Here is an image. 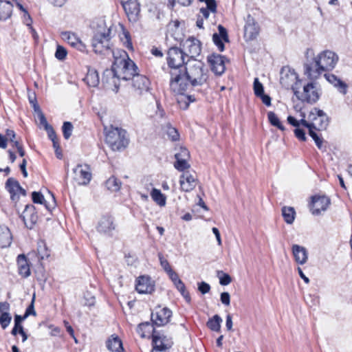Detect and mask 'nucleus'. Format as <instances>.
Returning a JSON list of instances; mask_svg holds the SVG:
<instances>
[{"label": "nucleus", "mask_w": 352, "mask_h": 352, "mask_svg": "<svg viewBox=\"0 0 352 352\" xmlns=\"http://www.w3.org/2000/svg\"><path fill=\"white\" fill-rule=\"evenodd\" d=\"M253 89L254 94L258 96H261L263 93H264V87L262 83H261L258 80V78H255L254 80Z\"/></svg>", "instance_id": "obj_48"}, {"label": "nucleus", "mask_w": 352, "mask_h": 352, "mask_svg": "<svg viewBox=\"0 0 352 352\" xmlns=\"http://www.w3.org/2000/svg\"><path fill=\"white\" fill-rule=\"evenodd\" d=\"M198 289L201 294H205L209 292L210 289V286L209 284L205 282H201V283L199 284Z\"/></svg>", "instance_id": "obj_58"}, {"label": "nucleus", "mask_w": 352, "mask_h": 352, "mask_svg": "<svg viewBox=\"0 0 352 352\" xmlns=\"http://www.w3.org/2000/svg\"><path fill=\"white\" fill-rule=\"evenodd\" d=\"M208 62L211 70L217 75H221L226 69L224 57L220 54H212L208 56Z\"/></svg>", "instance_id": "obj_16"}, {"label": "nucleus", "mask_w": 352, "mask_h": 352, "mask_svg": "<svg viewBox=\"0 0 352 352\" xmlns=\"http://www.w3.org/2000/svg\"><path fill=\"white\" fill-rule=\"evenodd\" d=\"M257 97H259L266 106L271 105V98L268 95H265L264 93H263L261 96H258Z\"/></svg>", "instance_id": "obj_64"}, {"label": "nucleus", "mask_w": 352, "mask_h": 352, "mask_svg": "<svg viewBox=\"0 0 352 352\" xmlns=\"http://www.w3.org/2000/svg\"><path fill=\"white\" fill-rule=\"evenodd\" d=\"M258 34V28L256 25L254 19L248 14L244 26V37L247 41H252L256 38Z\"/></svg>", "instance_id": "obj_18"}, {"label": "nucleus", "mask_w": 352, "mask_h": 352, "mask_svg": "<svg viewBox=\"0 0 352 352\" xmlns=\"http://www.w3.org/2000/svg\"><path fill=\"white\" fill-rule=\"evenodd\" d=\"M105 141L113 151H120L129 143L126 131L117 127H111L107 131Z\"/></svg>", "instance_id": "obj_5"}, {"label": "nucleus", "mask_w": 352, "mask_h": 352, "mask_svg": "<svg viewBox=\"0 0 352 352\" xmlns=\"http://www.w3.org/2000/svg\"><path fill=\"white\" fill-rule=\"evenodd\" d=\"M84 80L89 87H96L100 82L98 73L96 69L89 68Z\"/></svg>", "instance_id": "obj_35"}, {"label": "nucleus", "mask_w": 352, "mask_h": 352, "mask_svg": "<svg viewBox=\"0 0 352 352\" xmlns=\"http://www.w3.org/2000/svg\"><path fill=\"white\" fill-rule=\"evenodd\" d=\"M200 1L205 2L208 8L212 12L215 14L217 12V3L215 0H199Z\"/></svg>", "instance_id": "obj_53"}, {"label": "nucleus", "mask_w": 352, "mask_h": 352, "mask_svg": "<svg viewBox=\"0 0 352 352\" xmlns=\"http://www.w3.org/2000/svg\"><path fill=\"white\" fill-rule=\"evenodd\" d=\"M13 4L8 1L0 0V19L6 20L9 18L12 12Z\"/></svg>", "instance_id": "obj_36"}, {"label": "nucleus", "mask_w": 352, "mask_h": 352, "mask_svg": "<svg viewBox=\"0 0 352 352\" xmlns=\"http://www.w3.org/2000/svg\"><path fill=\"white\" fill-rule=\"evenodd\" d=\"M166 127V133L170 140L176 141V140H179V135L175 128L172 127L170 126V124H167Z\"/></svg>", "instance_id": "obj_44"}, {"label": "nucleus", "mask_w": 352, "mask_h": 352, "mask_svg": "<svg viewBox=\"0 0 352 352\" xmlns=\"http://www.w3.org/2000/svg\"><path fill=\"white\" fill-rule=\"evenodd\" d=\"M173 342L166 336L163 335L153 334V350H168L172 346Z\"/></svg>", "instance_id": "obj_25"}, {"label": "nucleus", "mask_w": 352, "mask_h": 352, "mask_svg": "<svg viewBox=\"0 0 352 352\" xmlns=\"http://www.w3.org/2000/svg\"><path fill=\"white\" fill-rule=\"evenodd\" d=\"M267 118L270 124L274 126H276L281 131H285V127L279 120L278 116L272 111L267 113Z\"/></svg>", "instance_id": "obj_42"}, {"label": "nucleus", "mask_w": 352, "mask_h": 352, "mask_svg": "<svg viewBox=\"0 0 352 352\" xmlns=\"http://www.w3.org/2000/svg\"><path fill=\"white\" fill-rule=\"evenodd\" d=\"M181 189L185 192H190L193 190L197 184L195 177L188 172L182 175L179 179Z\"/></svg>", "instance_id": "obj_27"}, {"label": "nucleus", "mask_w": 352, "mask_h": 352, "mask_svg": "<svg viewBox=\"0 0 352 352\" xmlns=\"http://www.w3.org/2000/svg\"><path fill=\"white\" fill-rule=\"evenodd\" d=\"M49 195L50 199L49 200H46L43 194L39 192L34 191L32 193V201L34 204L44 205L47 210L51 211L56 206V201L54 195L50 191Z\"/></svg>", "instance_id": "obj_22"}, {"label": "nucleus", "mask_w": 352, "mask_h": 352, "mask_svg": "<svg viewBox=\"0 0 352 352\" xmlns=\"http://www.w3.org/2000/svg\"><path fill=\"white\" fill-rule=\"evenodd\" d=\"M309 135L313 138V140H314L317 147L320 149V150H323V148H324V146H323V140L322 138H321L320 136H318L317 135V133L314 131L313 129H310V131L309 133Z\"/></svg>", "instance_id": "obj_46"}, {"label": "nucleus", "mask_w": 352, "mask_h": 352, "mask_svg": "<svg viewBox=\"0 0 352 352\" xmlns=\"http://www.w3.org/2000/svg\"><path fill=\"white\" fill-rule=\"evenodd\" d=\"M19 272L23 277H28L30 274L29 265L25 255L20 254L17 258Z\"/></svg>", "instance_id": "obj_34"}, {"label": "nucleus", "mask_w": 352, "mask_h": 352, "mask_svg": "<svg viewBox=\"0 0 352 352\" xmlns=\"http://www.w3.org/2000/svg\"><path fill=\"white\" fill-rule=\"evenodd\" d=\"M120 80L116 74L113 68L106 69L104 72L102 82L106 85L107 88L111 89L115 92H118L120 87Z\"/></svg>", "instance_id": "obj_13"}, {"label": "nucleus", "mask_w": 352, "mask_h": 352, "mask_svg": "<svg viewBox=\"0 0 352 352\" xmlns=\"http://www.w3.org/2000/svg\"><path fill=\"white\" fill-rule=\"evenodd\" d=\"M183 51L188 59L196 60L201 52V42L195 38L190 37L186 39L182 44Z\"/></svg>", "instance_id": "obj_8"}, {"label": "nucleus", "mask_w": 352, "mask_h": 352, "mask_svg": "<svg viewBox=\"0 0 352 352\" xmlns=\"http://www.w3.org/2000/svg\"><path fill=\"white\" fill-rule=\"evenodd\" d=\"M178 84H181V90L173 91L178 95L177 102L182 109H186L190 102L195 100L194 96L186 95L185 92L192 87L201 86L208 80V70L201 61L188 59L185 67L180 72Z\"/></svg>", "instance_id": "obj_1"}, {"label": "nucleus", "mask_w": 352, "mask_h": 352, "mask_svg": "<svg viewBox=\"0 0 352 352\" xmlns=\"http://www.w3.org/2000/svg\"><path fill=\"white\" fill-rule=\"evenodd\" d=\"M6 186L13 201H16L20 194L23 196L26 194L25 190L21 188L19 183L13 178H9L6 182Z\"/></svg>", "instance_id": "obj_24"}, {"label": "nucleus", "mask_w": 352, "mask_h": 352, "mask_svg": "<svg viewBox=\"0 0 352 352\" xmlns=\"http://www.w3.org/2000/svg\"><path fill=\"white\" fill-rule=\"evenodd\" d=\"M136 290L140 294H150L154 290V285L148 276H140L135 286Z\"/></svg>", "instance_id": "obj_28"}, {"label": "nucleus", "mask_w": 352, "mask_h": 352, "mask_svg": "<svg viewBox=\"0 0 352 352\" xmlns=\"http://www.w3.org/2000/svg\"><path fill=\"white\" fill-rule=\"evenodd\" d=\"M284 221L287 224H292L296 218V211L293 207L283 206L281 210Z\"/></svg>", "instance_id": "obj_37"}, {"label": "nucleus", "mask_w": 352, "mask_h": 352, "mask_svg": "<svg viewBox=\"0 0 352 352\" xmlns=\"http://www.w3.org/2000/svg\"><path fill=\"white\" fill-rule=\"evenodd\" d=\"M123 8L131 22H136L140 16V3L137 0H129L123 4Z\"/></svg>", "instance_id": "obj_15"}, {"label": "nucleus", "mask_w": 352, "mask_h": 352, "mask_svg": "<svg viewBox=\"0 0 352 352\" xmlns=\"http://www.w3.org/2000/svg\"><path fill=\"white\" fill-rule=\"evenodd\" d=\"M67 50L61 45H58L55 53V57L58 60H64L67 56Z\"/></svg>", "instance_id": "obj_51"}, {"label": "nucleus", "mask_w": 352, "mask_h": 352, "mask_svg": "<svg viewBox=\"0 0 352 352\" xmlns=\"http://www.w3.org/2000/svg\"><path fill=\"white\" fill-rule=\"evenodd\" d=\"M120 39L123 43V45L129 50H133V45L131 41L129 33L126 31L123 30L122 35L120 36Z\"/></svg>", "instance_id": "obj_45"}, {"label": "nucleus", "mask_w": 352, "mask_h": 352, "mask_svg": "<svg viewBox=\"0 0 352 352\" xmlns=\"http://www.w3.org/2000/svg\"><path fill=\"white\" fill-rule=\"evenodd\" d=\"M219 34L214 33L212 35V41L218 49L223 52L224 50L223 42H228V35L226 29L221 25H218Z\"/></svg>", "instance_id": "obj_26"}, {"label": "nucleus", "mask_w": 352, "mask_h": 352, "mask_svg": "<svg viewBox=\"0 0 352 352\" xmlns=\"http://www.w3.org/2000/svg\"><path fill=\"white\" fill-rule=\"evenodd\" d=\"M210 12L212 13L207 6L206 8H201L200 9V13L201 14V16H200V18H202L203 19H208Z\"/></svg>", "instance_id": "obj_62"}, {"label": "nucleus", "mask_w": 352, "mask_h": 352, "mask_svg": "<svg viewBox=\"0 0 352 352\" xmlns=\"http://www.w3.org/2000/svg\"><path fill=\"white\" fill-rule=\"evenodd\" d=\"M304 72L309 79L314 80L318 79L324 71L314 56L310 60L307 59L304 64Z\"/></svg>", "instance_id": "obj_11"}, {"label": "nucleus", "mask_w": 352, "mask_h": 352, "mask_svg": "<svg viewBox=\"0 0 352 352\" xmlns=\"http://www.w3.org/2000/svg\"><path fill=\"white\" fill-rule=\"evenodd\" d=\"M280 83L285 89H291L294 94L301 87V82L297 73L289 66L282 67L280 72Z\"/></svg>", "instance_id": "obj_6"}, {"label": "nucleus", "mask_w": 352, "mask_h": 352, "mask_svg": "<svg viewBox=\"0 0 352 352\" xmlns=\"http://www.w3.org/2000/svg\"><path fill=\"white\" fill-rule=\"evenodd\" d=\"M12 242V235L6 226H0V248H4L10 246Z\"/></svg>", "instance_id": "obj_33"}, {"label": "nucleus", "mask_w": 352, "mask_h": 352, "mask_svg": "<svg viewBox=\"0 0 352 352\" xmlns=\"http://www.w3.org/2000/svg\"><path fill=\"white\" fill-rule=\"evenodd\" d=\"M34 297H33L31 304L28 306V307L27 308V309L25 311V317L28 318V316H29L30 315H33V316L36 315V311H35L34 307Z\"/></svg>", "instance_id": "obj_57"}, {"label": "nucleus", "mask_w": 352, "mask_h": 352, "mask_svg": "<svg viewBox=\"0 0 352 352\" xmlns=\"http://www.w3.org/2000/svg\"><path fill=\"white\" fill-rule=\"evenodd\" d=\"M36 117H37V119L40 122V124L43 125L45 129L50 125L47 123V120H46L44 114L43 113V112H38V116H36Z\"/></svg>", "instance_id": "obj_60"}, {"label": "nucleus", "mask_w": 352, "mask_h": 352, "mask_svg": "<svg viewBox=\"0 0 352 352\" xmlns=\"http://www.w3.org/2000/svg\"><path fill=\"white\" fill-rule=\"evenodd\" d=\"M84 300L83 305L85 306L91 307L95 305V298L93 296L88 294L87 296H85Z\"/></svg>", "instance_id": "obj_59"}, {"label": "nucleus", "mask_w": 352, "mask_h": 352, "mask_svg": "<svg viewBox=\"0 0 352 352\" xmlns=\"http://www.w3.org/2000/svg\"><path fill=\"white\" fill-rule=\"evenodd\" d=\"M73 125L69 122H65L63 125V133L65 139H69L72 135Z\"/></svg>", "instance_id": "obj_47"}, {"label": "nucleus", "mask_w": 352, "mask_h": 352, "mask_svg": "<svg viewBox=\"0 0 352 352\" xmlns=\"http://www.w3.org/2000/svg\"><path fill=\"white\" fill-rule=\"evenodd\" d=\"M294 134L299 140L305 141L307 139L305 131L298 127L296 128V129L294 130Z\"/></svg>", "instance_id": "obj_55"}, {"label": "nucleus", "mask_w": 352, "mask_h": 352, "mask_svg": "<svg viewBox=\"0 0 352 352\" xmlns=\"http://www.w3.org/2000/svg\"><path fill=\"white\" fill-rule=\"evenodd\" d=\"M45 129L47 131L48 136H49V138H50L51 140H53L57 138L56 135V133H55V131H54V129H53L52 126L49 125Z\"/></svg>", "instance_id": "obj_63"}, {"label": "nucleus", "mask_w": 352, "mask_h": 352, "mask_svg": "<svg viewBox=\"0 0 352 352\" xmlns=\"http://www.w3.org/2000/svg\"><path fill=\"white\" fill-rule=\"evenodd\" d=\"M107 348L111 352H122V342L120 338L116 335H111L106 342Z\"/></svg>", "instance_id": "obj_31"}, {"label": "nucleus", "mask_w": 352, "mask_h": 352, "mask_svg": "<svg viewBox=\"0 0 352 352\" xmlns=\"http://www.w3.org/2000/svg\"><path fill=\"white\" fill-rule=\"evenodd\" d=\"M159 260L160 262V265L164 271L167 273V274L173 271L168 261L165 259L162 253L158 254Z\"/></svg>", "instance_id": "obj_50"}, {"label": "nucleus", "mask_w": 352, "mask_h": 352, "mask_svg": "<svg viewBox=\"0 0 352 352\" xmlns=\"http://www.w3.org/2000/svg\"><path fill=\"white\" fill-rule=\"evenodd\" d=\"M308 119L312 122L313 129H324L328 125V117L326 113L317 108L313 109L308 116Z\"/></svg>", "instance_id": "obj_9"}, {"label": "nucleus", "mask_w": 352, "mask_h": 352, "mask_svg": "<svg viewBox=\"0 0 352 352\" xmlns=\"http://www.w3.org/2000/svg\"><path fill=\"white\" fill-rule=\"evenodd\" d=\"M292 254L295 261L299 265H304L308 260V252L307 249L301 245L294 244L292 248Z\"/></svg>", "instance_id": "obj_29"}, {"label": "nucleus", "mask_w": 352, "mask_h": 352, "mask_svg": "<svg viewBox=\"0 0 352 352\" xmlns=\"http://www.w3.org/2000/svg\"><path fill=\"white\" fill-rule=\"evenodd\" d=\"M20 217L23 221L25 226L29 229H32L38 220L36 208L33 205H26Z\"/></svg>", "instance_id": "obj_14"}, {"label": "nucleus", "mask_w": 352, "mask_h": 352, "mask_svg": "<svg viewBox=\"0 0 352 352\" xmlns=\"http://www.w3.org/2000/svg\"><path fill=\"white\" fill-rule=\"evenodd\" d=\"M112 55L114 59L112 68L120 80H129L137 74L138 67L124 50L115 49Z\"/></svg>", "instance_id": "obj_4"}, {"label": "nucleus", "mask_w": 352, "mask_h": 352, "mask_svg": "<svg viewBox=\"0 0 352 352\" xmlns=\"http://www.w3.org/2000/svg\"><path fill=\"white\" fill-rule=\"evenodd\" d=\"M175 158H182L185 160H189L190 153L189 151L184 147H181L179 148V152L176 153L175 155Z\"/></svg>", "instance_id": "obj_52"}, {"label": "nucleus", "mask_w": 352, "mask_h": 352, "mask_svg": "<svg viewBox=\"0 0 352 352\" xmlns=\"http://www.w3.org/2000/svg\"><path fill=\"white\" fill-rule=\"evenodd\" d=\"M177 290L181 293L182 296L185 298L187 302H190V297L188 292L186 289V287L184 283L182 281L177 285L175 286Z\"/></svg>", "instance_id": "obj_49"}, {"label": "nucleus", "mask_w": 352, "mask_h": 352, "mask_svg": "<svg viewBox=\"0 0 352 352\" xmlns=\"http://www.w3.org/2000/svg\"><path fill=\"white\" fill-rule=\"evenodd\" d=\"M172 316V311L167 308L160 309L151 314V320L157 326H163L167 324Z\"/></svg>", "instance_id": "obj_20"}, {"label": "nucleus", "mask_w": 352, "mask_h": 352, "mask_svg": "<svg viewBox=\"0 0 352 352\" xmlns=\"http://www.w3.org/2000/svg\"><path fill=\"white\" fill-rule=\"evenodd\" d=\"M151 331H153V327L149 322L142 323L137 328V332L142 338L146 337Z\"/></svg>", "instance_id": "obj_41"}, {"label": "nucleus", "mask_w": 352, "mask_h": 352, "mask_svg": "<svg viewBox=\"0 0 352 352\" xmlns=\"http://www.w3.org/2000/svg\"><path fill=\"white\" fill-rule=\"evenodd\" d=\"M176 162L174 164V166L176 169L179 171H183L190 167L189 164L188 163V160L182 159V158H175Z\"/></svg>", "instance_id": "obj_43"}, {"label": "nucleus", "mask_w": 352, "mask_h": 352, "mask_svg": "<svg viewBox=\"0 0 352 352\" xmlns=\"http://www.w3.org/2000/svg\"><path fill=\"white\" fill-rule=\"evenodd\" d=\"M168 275L170 280L173 281L175 286L177 285L182 282V280L179 278L178 274L174 270L168 273Z\"/></svg>", "instance_id": "obj_54"}, {"label": "nucleus", "mask_w": 352, "mask_h": 352, "mask_svg": "<svg viewBox=\"0 0 352 352\" xmlns=\"http://www.w3.org/2000/svg\"><path fill=\"white\" fill-rule=\"evenodd\" d=\"M131 79L133 80V87L137 94L142 95L148 91L150 82L146 76L139 75L137 72V74Z\"/></svg>", "instance_id": "obj_17"}, {"label": "nucleus", "mask_w": 352, "mask_h": 352, "mask_svg": "<svg viewBox=\"0 0 352 352\" xmlns=\"http://www.w3.org/2000/svg\"><path fill=\"white\" fill-rule=\"evenodd\" d=\"M106 187L112 192H116L120 190L121 182L116 177H111L105 182Z\"/></svg>", "instance_id": "obj_40"}, {"label": "nucleus", "mask_w": 352, "mask_h": 352, "mask_svg": "<svg viewBox=\"0 0 352 352\" xmlns=\"http://www.w3.org/2000/svg\"><path fill=\"white\" fill-rule=\"evenodd\" d=\"M151 196L153 200L160 206H164L166 205V197L160 190L153 188L151 192Z\"/></svg>", "instance_id": "obj_38"}, {"label": "nucleus", "mask_w": 352, "mask_h": 352, "mask_svg": "<svg viewBox=\"0 0 352 352\" xmlns=\"http://www.w3.org/2000/svg\"><path fill=\"white\" fill-rule=\"evenodd\" d=\"M221 301L225 305H229L230 302V296L229 293L223 292L221 294Z\"/></svg>", "instance_id": "obj_61"}, {"label": "nucleus", "mask_w": 352, "mask_h": 352, "mask_svg": "<svg viewBox=\"0 0 352 352\" xmlns=\"http://www.w3.org/2000/svg\"><path fill=\"white\" fill-rule=\"evenodd\" d=\"M63 40L66 41L72 47L77 49L80 52L86 50L85 45L80 40V38L73 32H64L61 33Z\"/></svg>", "instance_id": "obj_23"}, {"label": "nucleus", "mask_w": 352, "mask_h": 352, "mask_svg": "<svg viewBox=\"0 0 352 352\" xmlns=\"http://www.w3.org/2000/svg\"><path fill=\"white\" fill-rule=\"evenodd\" d=\"M324 77L329 82L337 87L340 93L343 94L346 93V85L336 76L333 74H327L324 75Z\"/></svg>", "instance_id": "obj_32"}, {"label": "nucleus", "mask_w": 352, "mask_h": 352, "mask_svg": "<svg viewBox=\"0 0 352 352\" xmlns=\"http://www.w3.org/2000/svg\"><path fill=\"white\" fill-rule=\"evenodd\" d=\"M316 84L314 82L308 83L303 87V91H299L297 89V93L294 95L298 100L307 101V102H315L319 98Z\"/></svg>", "instance_id": "obj_10"}, {"label": "nucleus", "mask_w": 352, "mask_h": 352, "mask_svg": "<svg viewBox=\"0 0 352 352\" xmlns=\"http://www.w3.org/2000/svg\"><path fill=\"white\" fill-rule=\"evenodd\" d=\"M74 180L78 185H87L91 178L90 168L87 165L78 164L73 169Z\"/></svg>", "instance_id": "obj_12"}, {"label": "nucleus", "mask_w": 352, "mask_h": 352, "mask_svg": "<svg viewBox=\"0 0 352 352\" xmlns=\"http://www.w3.org/2000/svg\"><path fill=\"white\" fill-rule=\"evenodd\" d=\"M330 204L329 199L326 196H314L312 197L311 210L316 215L325 211Z\"/></svg>", "instance_id": "obj_19"}, {"label": "nucleus", "mask_w": 352, "mask_h": 352, "mask_svg": "<svg viewBox=\"0 0 352 352\" xmlns=\"http://www.w3.org/2000/svg\"><path fill=\"white\" fill-rule=\"evenodd\" d=\"M232 281L231 277L228 274H223L221 276H219V283L222 285H228Z\"/></svg>", "instance_id": "obj_56"}, {"label": "nucleus", "mask_w": 352, "mask_h": 352, "mask_svg": "<svg viewBox=\"0 0 352 352\" xmlns=\"http://www.w3.org/2000/svg\"><path fill=\"white\" fill-rule=\"evenodd\" d=\"M9 303L7 302H0V324L3 329H6L12 320V316L9 313Z\"/></svg>", "instance_id": "obj_30"}, {"label": "nucleus", "mask_w": 352, "mask_h": 352, "mask_svg": "<svg viewBox=\"0 0 352 352\" xmlns=\"http://www.w3.org/2000/svg\"><path fill=\"white\" fill-rule=\"evenodd\" d=\"M114 26L111 22L100 21L97 25L94 35L92 38L91 45L96 54H112L114 50L111 49L110 40L113 36Z\"/></svg>", "instance_id": "obj_3"}, {"label": "nucleus", "mask_w": 352, "mask_h": 352, "mask_svg": "<svg viewBox=\"0 0 352 352\" xmlns=\"http://www.w3.org/2000/svg\"><path fill=\"white\" fill-rule=\"evenodd\" d=\"M221 322V318L219 315H214L212 318L209 319L207 326L212 331L218 332L220 331Z\"/></svg>", "instance_id": "obj_39"}, {"label": "nucleus", "mask_w": 352, "mask_h": 352, "mask_svg": "<svg viewBox=\"0 0 352 352\" xmlns=\"http://www.w3.org/2000/svg\"><path fill=\"white\" fill-rule=\"evenodd\" d=\"M116 229L113 218L111 216H103L98 223L97 230L104 234L110 235Z\"/></svg>", "instance_id": "obj_21"}, {"label": "nucleus", "mask_w": 352, "mask_h": 352, "mask_svg": "<svg viewBox=\"0 0 352 352\" xmlns=\"http://www.w3.org/2000/svg\"><path fill=\"white\" fill-rule=\"evenodd\" d=\"M315 56L324 72L333 69L339 60L338 56L331 50H324Z\"/></svg>", "instance_id": "obj_7"}, {"label": "nucleus", "mask_w": 352, "mask_h": 352, "mask_svg": "<svg viewBox=\"0 0 352 352\" xmlns=\"http://www.w3.org/2000/svg\"><path fill=\"white\" fill-rule=\"evenodd\" d=\"M186 56L179 47H170L167 52V63L170 68V89L172 91L181 90V84H178L180 72L186 66Z\"/></svg>", "instance_id": "obj_2"}]
</instances>
